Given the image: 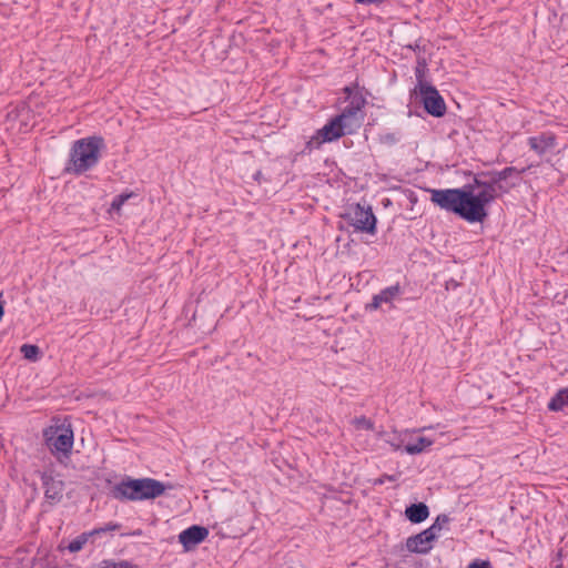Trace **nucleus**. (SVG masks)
<instances>
[{
    "mask_svg": "<svg viewBox=\"0 0 568 568\" xmlns=\"http://www.w3.org/2000/svg\"><path fill=\"white\" fill-rule=\"evenodd\" d=\"M430 201L442 210L452 212L469 223H481L479 205L473 201V185L459 189H432Z\"/></svg>",
    "mask_w": 568,
    "mask_h": 568,
    "instance_id": "f257e3e1",
    "label": "nucleus"
},
{
    "mask_svg": "<svg viewBox=\"0 0 568 568\" xmlns=\"http://www.w3.org/2000/svg\"><path fill=\"white\" fill-rule=\"evenodd\" d=\"M172 488V485L151 477L132 478L126 476L113 486L111 494L118 500L142 501L155 499Z\"/></svg>",
    "mask_w": 568,
    "mask_h": 568,
    "instance_id": "f03ea898",
    "label": "nucleus"
},
{
    "mask_svg": "<svg viewBox=\"0 0 568 568\" xmlns=\"http://www.w3.org/2000/svg\"><path fill=\"white\" fill-rule=\"evenodd\" d=\"M105 148L104 139L100 135L82 138L73 142L69 161L64 169L67 173L81 175L97 166L101 151Z\"/></svg>",
    "mask_w": 568,
    "mask_h": 568,
    "instance_id": "7ed1b4c3",
    "label": "nucleus"
},
{
    "mask_svg": "<svg viewBox=\"0 0 568 568\" xmlns=\"http://www.w3.org/2000/svg\"><path fill=\"white\" fill-rule=\"evenodd\" d=\"M45 444L59 462L69 458L73 447V429L70 424L49 426L43 432Z\"/></svg>",
    "mask_w": 568,
    "mask_h": 568,
    "instance_id": "20e7f679",
    "label": "nucleus"
},
{
    "mask_svg": "<svg viewBox=\"0 0 568 568\" xmlns=\"http://www.w3.org/2000/svg\"><path fill=\"white\" fill-rule=\"evenodd\" d=\"M342 217L354 229V232L376 234V216L369 205L361 203L349 205Z\"/></svg>",
    "mask_w": 568,
    "mask_h": 568,
    "instance_id": "39448f33",
    "label": "nucleus"
},
{
    "mask_svg": "<svg viewBox=\"0 0 568 568\" xmlns=\"http://www.w3.org/2000/svg\"><path fill=\"white\" fill-rule=\"evenodd\" d=\"M416 77L418 79L417 89L424 109L433 116H443L446 113V103L438 90L434 85L423 81L422 73L418 68L416 69Z\"/></svg>",
    "mask_w": 568,
    "mask_h": 568,
    "instance_id": "423d86ee",
    "label": "nucleus"
},
{
    "mask_svg": "<svg viewBox=\"0 0 568 568\" xmlns=\"http://www.w3.org/2000/svg\"><path fill=\"white\" fill-rule=\"evenodd\" d=\"M496 182L494 176H484L481 173L474 179L473 185V201L479 205V213L485 220L488 215L486 206L491 203L497 196Z\"/></svg>",
    "mask_w": 568,
    "mask_h": 568,
    "instance_id": "0eeeda50",
    "label": "nucleus"
},
{
    "mask_svg": "<svg viewBox=\"0 0 568 568\" xmlns=\"http://www.w3.org/2000/svg\"><path fill=\"white\" fill-rule=\"evenodd\" d=\"M344 134H349L347 125L343 124L335 116L322 129L317 130L315 135L307 141L304 151L310 153L315 149H320L323 143L335 141Z\"/></svg>",
    "mask_w": 568,
    "mask_h": 568,
    "instance_id": "6e6552de",
    "label": "nucleus"
},
{
    "mask_svg": "<svg viewBox=\"0 0 568 568\" xmlns=\"http://www.w3.org/2000/svg\"><path fill=\"white\" fill-rule=\"evenodd\" d=\"M365 104V99L362 95H355L349 103L344 108L341 114L336 115L338 121L347 125L348 133H353L355 129L361 126L363 115L362 108Z\"/></svg>",
    "mask_w": 568,
    "mask_h": 568,
    "instance_id": "1a4fd4ad",
    "label": "nucleus"
},
{
    "mask_svg": "<svg viewBox=\"0 0 568 568\" xmlns=\"http://www.w3.org/2000/svg\"><path fill=\"white\" fill-rule=\"evenodd\" d=\"M42 484L44 487V497L50 505H57L63 498L64 483L55 479L50 474H42Z\"/></svg>",
    "mask_w": 568,
    "mask_h": 568,
    "instance_id": "9d476101",
    "label": "nucleus"
},
{
    "mask_svg": "<svg viewBox=\"0 0 568 568\" xmlns=\"http://www.w3.org/2000/svg\"><path fill=\"white\" fill-rule=\"evenodd\" d=\"M209 536L207 528L193 525L179 535V540L186 550L192 549Z\"/></svg>",
    "mask_w": 568,
    "mask_h": 568,
    "instance_id": "9b49d317",
    "label": "nucleus"
},
{
    "mask_svg": "<svg viewBox=\"0 0 568 568\" xmlns=\"http://www.w3.org/2000/svg\"><path fill=\"white\" fill-rule=\"evenodd\" d=\"M403 293L402 286L396 283L395 285L388 286L382 290L378 294H375L372 302L367 305L369 310H377L383 303L392 304L394 300L399 297Z\"/></svg>",
    "mask_w": 568,
    "mask_h": 568,
    "instance_id": "f8f14e48",
    "label": "nucleus"
},
{
    "mask_svg": "<svg viewBox=\"0 0 568 568\" xmlns=\"http://www.w3.org/2000/svg\"><path fill=\"white\" fill-rule=\"evenodd\" d=\"M430 531H422L417 535L410 536L406 540V547L410 552L427 554L432 549Z\"/></svg>",
    "mask_w": 568,
    "mask_h": 568,
    "instance_id": "ddd939ff",
    "label": "nucleus"
},
{
    "mask_svg": "<svg viewBox=\"0 0 568 568\" xmlns=\"http://www.w3.org/2000/svg\"><path fill=\"white\" fill-rule=\"evenodd\" d=\"M556 139L552 134L542 133L537 136H530L528 139V144L531 150H534L537 154L542 155L554 149Z\"/></svg>",
    "mask_w": 568,
    "mask_h": 568,
    "instance_id": "4468645a",
    "label": "nucleus"
},
{
    "mask_svg": "<svg viewBox=\"0 0 568 568\" xmlns=\"http://www.w3.org/2000/svg\"><path fill=\"white\" fill-rule=\"evenodd\" d=\"M409 434L408 430H405L404 433H397L394 432H386V430H379L377 432V437L383 439L386 444H388L394 450H398L402 447H404V444L406 443V437Z\"/></svg>",
    "mask_w": 568,
    "mask_h": 568,
    "instance_id": "2eb2a0df",
    "label": "nucleus"
},
{
    "mask_svg": "<svg viewBox=\"0 0 568 568\" xmlns=\"http://www.w3.org/2000/svg\"><path fill=\"white\" fill-rule=\"evenodd\" d=\"M405 515L409 521L419 524L428 517L429 510L424 503H418L408 506L405 510Z\"/></svg>",
    "mask_w": 568,
    "mask_h": 568,
    "instance_id": "dca6fc26",
    "label": "nucleus"
},
{
    "mask_svg": "<svg viewBox=\"0 0 568 568\" xmlns=\"http://www.w3.org/2000/svg\"><path fill=\"white\" fill-rule=\"evenodd\" d=\"M433 444H434L433 439H430L428 437H424V436H418L413 442H408V443L404 444V452L407 453L408 455H417V454L425 452Z\"/></svg>",
    "mask_w": 568,
    "mask_h": 568,
    "instance_id": "f3484780",
    "label": "nucleus"
},
{
    "mask_svg": "<svg viewBox=\"0 0 568 568\" xmlns=\"http://www.w3.org/2000/svg\"><path fill=\"white\" fill-rule=\"evenodd\" d=\"M551 412H560L568 407V388L559 389L549 400L547 405Z\"/></svg>",
    "mask_w": 568,
    "mask_h": 568,
    "instance_id": "a211bd4d",
    "label": "nucleus"
},
{
    "mask_svg": "<svg viewBox=\"0 0 568 568\" xmlns=\"http://www.w3.org/2000/svg\"><path fill=\"white\" fill-rule=\"evenodd\" d=\"M93 536L92 530L85 531L77 536L70 544L67 546V549L70 552H78L83 549L84 545L89 541V539Z\"/></svg>",
    "mask_w": 568,
    "mask_h": 568,
    "instance_id": "6ab92c4d",
    "label": "nucleus"
},
{
    "mask_svg": "<svg viewBox=\"0 0 568 568\" xmlns=\"http://www.w3.org/2000/svg\"><path fill=\"white\" fill-rule=\"evenodd\" d=\"M519 173L520 172L516 168L507 166L501 171H493V172L481 173V175L494 176V182H496L498 184L499 182H503V181L507 180L508 178H510L513 174L518 175Z\"/></svg>",
    "mask_w": 568,
    "mask_h": 568,
    "instance_id": "aec40b11",
    "label": "nucleus"
},
{
    "mask_svg": "<svg viewBox=\"0 0 568 568\" xmlns=\"http://www.w3.org/2000/svg\"><path fill=\"white\" fill-rule=\"evenodd\" d=\"M20 352L26 359H29L31 362H37L40 356V348L37 345L32 344H23L20 347Z\"/></svg>",
    "mask_w": 568,
    "mask_h": 568,
    "instance_id": "412c9836",
    "label": "nucleus"
},
{
    "mask_svg": "<svg viewBox=\"0 0 568 568\" xmlns=\"http://www.w3.org/2000/svg\"><path fill=\"white\" fill-rule=\"evenodd\" d=\"M120 528H121L120 524L111 521V523H108L106 525H104L103 527H98V528L92 529V532H93V536H100L108 531L119 530Z\"/></svg>",
    "mask_w": 568,
    "mask_h": 568,
    "instance_id": "4be33fe9",
    "label": "nucleus"
},
{
    "mask_svg": "<svg viewBox=\"0 0 568 568\" xmlns=\"http://www.w3.org/2000/svg\"><path fill=\"white\" fill-rule=\"evenodd\" d=\"M131 197V194H120V195H116L112 203H111V209L114 210V211H120L122 205Z\"/></svg>",
    "mask_w": 568,
    "mask_h": 568,
    "instance_id": "5701e85b",
    "label": "nucleus"
},
{
    "mask_svg": "<svg viewBox=\"0 0 568 568\" xmlns=\"http://www.w3.org/2000/svg\"><path fill=\"white\" fill-rule=\"evenodd\" d=\"M355 425L359 428L373 429L374 424L371 419L365 416L356 417L354 420Z\"/></svg>",
    "mask_w": 568,
    "mask_h": 568,
    "instance_id": "b1692460",
    "label": "nucleus"
},
{
    "mask_svg": "<svg viewBox=\"0 0 568 568\" xmlns=\"http://www.w3.org/2000/svg\"><path fill=\"white\" fill-rule=\"evenodd\" d=\"M468 568H493L488 560L476 559L468 565Z\"/></svg>",
    "mask_w": 568,
    "mask_h": 568,
    "instance_id": "393cba45",
    "label": "nucleus"
},
{
    "mask_svg": "<svg viewBox=\"0 0 568 568\" xmlns=\"http://www.w3.org/2000/svg\"><path fill=\"white\" fill-rule=\"evenodd\" d=\"M449 520H450V519H449V517H448L447 515L442 514V515H439V516L436 518V520H435L434 525H436V526L439 528V530H442V529H443V527H444V526H446V525L449 523Z\"/></svg>",
    "mask_w": 568,
    "mask_h": 568,
    "instance_id": "a878e982",
    "label": "nucleus"
},
{
    "mask_svg": "<svg viewBox=\"0 0 568 568\" xmlns=\"http://www.w3.org/2000/svg\"><path fill=\"white\" fill-rule=\"evenodd\" d=\"M113 568H139L138 565H134L128 560L113 561Z\"/></svg>",
    "mask_w": 568,
    "mask_h": 568,
    "instance_id": "bb28decb",
    "label": "nucleus"
},
{
    "mask_svg": "<svg viewBox=\"0 0 568 568\" xmlns=\"http://www.w3.org/2000/svg\"><path fill=\"white\" fill-rule=\"evenodd\" d=\"M356 3L358 4H363V6H381L383 4L386 0H354Z\"/></svg>",
    "mask_w": 568,
    "mask_h": 568,
    "instance_id": "cd10ccee",
    "label": "nucleus"
},
{
    "mask_svg": "<svg viewBox=\"0 0 568 568\" xmlns=\"http://www.w3.org/2000/svg\"><path fill=\"white\" fill-rule=\"evenodd\" d=\"M424 531H430V538L435 540L438 537V532L440 530L436 525L433 524L429 528L425 529Z\"/></svg>",
    "mask_w": 568,
    "mask_h": 568,
    "instance_id": "c85d7f7f",
    "label": "nucleus"
},
{
    "mask_svg": "<svg viewBox=\"0 0 568 568\" xmlns=\"http://www.w3.org/2000/svg\"><path fill=\"white\" fill-rule=\"evenodd\" d=\"M514 186V184H511L510 186H505L501 182H499L498 184H496V187H497V192L500 191L503 193H506L508 192V190Z\"/></svg>",
    "mask_w": 568,
    "mask_h": 568,
    "instance_id": "c756f323",
    "label": "nucleus"
},
{
    "mask_svg": "<svg viewBox=\"0 0 568 568\" xmlns=\"http://www.w3.org/2000/svg\"><path fill=\"white\" fill-rule=\"evenodd\" d=\"M384 480H394V476L385 475L383 478L378 480L379 484L384 483Z\"/></svg>",
    "mask_w": 568,
    "mask_h": 568,
    "instance_id": "7c9ffc66",
    "label": "nucleus"
},
{
    "mask_svg": "<svg viewBox=\"0 0 568 568\" xmlns=\"http://www.w3.org/2000/svg\"><path fill=\"white\" fill-rule=\"evenodd\" d=\"M3 315H4V307H3V305L0 303V321L2 320Z\"/></svg>",
    "mask_w": 568,
    "mask_h": 568,
    "instance_id": "2f4dec72",
    "label": "nucleus"
},
{
    "mask_svg": "<svg viewBox=\"0 0 568 568\" xmlns=\"http://www.w3.org/2000/svg\"><path fill=\"white\" fill-rule=\"evenodd\" d=\"M261 176H262V173L260 171L254 174V179L256 181H260Z\"/></svg>",
    "mask_w": 568,
    "mask_h": 568,
    "instance_id": "473e14b6",
    "label": "nucleus"
},
{
    "mask_svg": "<svg viewBox=\"0 0 568 568\" xmlns=\"http://www.w3.org/2000/svg\"><path fill=\"white\" fill-rule=\"evenodd\" d=\"M344 92H345L347 95H351V93H352V89H351L349 87H346V88L344 89Z\"/></svg>",
    "mask_w": 568,
    "mask_h": 568,
    "instance_id": "72a5a7b5",
    "label": "nucleus"
},
{
    "mask_svg": "<svg viewBox=\"0 0 568 568\" xmlns=\"http://www.w3.org/2000/svg\"><path fill=\"white\" fill-rule=\"evenodd\" d=\"M556 568H561V566H557Z\"/></svg>",
    "mask_w": 568,
    "mask_h": 568,
    "instance_id": "f704fd0d",
    "label": "nucleus"
}]
</instances>
